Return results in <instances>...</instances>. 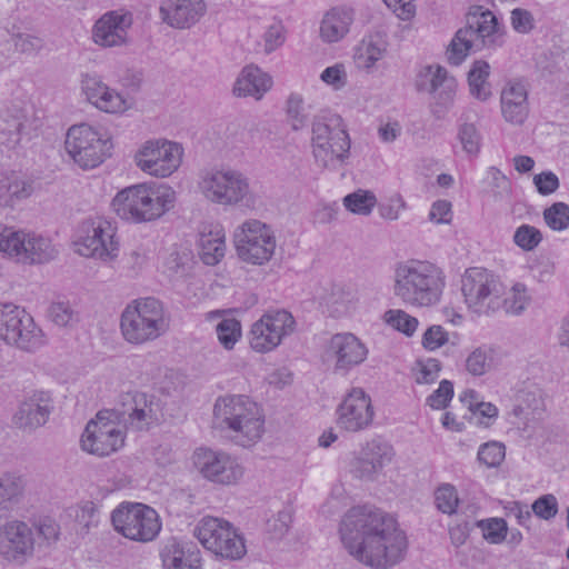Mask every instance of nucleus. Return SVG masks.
Returning <instances> with one entry per match:
<instances>
[{
  "mask_svg": "<svg viewBox=\"0 0 569 569\" xmlns=\"http://www.w3.org/2000/svg\"><path fill=\"white\" fill-rule=\"evenodd\" d=\"M341 541L356 560L373 569H388L401 562L408 539L397 520L373 506H356L343 516Z\"/></svg>",
  "mask_w": 569,
  "mask_h": 569,
  "instance_id": "obj_1",
  "label": "nucleus"
},
{
  "mask_svg": "<svg viewBox=\"0 0 569 569\" xmlns=\"http://www.w3.org/2000/svg\"><path fill=\"white\" fill-rule=\"evenodd\" d=\"M445 287V272L433 262L410 259L399 262L395 269L393 293L406 306H437L441 301Z\"/></svg>",
  "mask_w": 569,
  "mask_h": 569,
  "instance_id": "obj_2",
  "label": "nucleus"
},
{
  "mask_svg": "<svg viewBox=\"0 0 569 569\" xmlns=\"http://www.w3.org/2000/svg\"><path fill=\"white\" fill-rule=\"evenodd\" d=\"M213 425L228 430L230 438L242 447L256 443L264 431L261 408L243 395L218 398L213 407Z\"/></svg>",
  "mask_w": 569,
  "mask_h": 569,
  "instance_id": "obj_3",
  "label": "nucleus"
},
{
  "mask_svg": "<svg viewBox=\"0 0 569 569\" xmlns=\"http://www.w3.org/2000/svg\"><path fill=\"white\" fill-rule=\"evenodd\" d=\"M176 192L168 186L138 183L120 190L112 200L118 217L132 222L153 221L169 211Z\"/></svg>",
  "mask_w": 569,
  "mask_h": 569,
  "instance_id": "obj_4",
  "label": "nucleus"
},
{
  "mask_svg": "<svg viewBox=\"0 0 569 569\" xmlns=\"http://www.w3.org/2000/svg\"><path fill=\"white\" fill-rule=\"evenodd\" d=\"M120 327L130 343L156 340L168 329L162 303L153 297L136 300L123 310Z\"/></svg>",
  "mask_w": 569,
  "mask_h": 569,
  "instance_id": "obj_5",
  "label": "nucleus"
},
{
  "mask_svg": "<svg viewBox=\"0 0 569 569\" xmlns=\"http://www.w3.org/2000/svg\"><path fill=\"white\" fill-rule=\"evenodd\" d=\"M461 291L470 311L478 316H492L499 311V295L505 293V286L491 271L473 267L465 271Z\"/></svg>",
  "mask_w": 569,
  "mask_h": 569,
  "instance_id": "obj_6",
  "label": "nucleus"
},
{
  "mask_svg": "<svg viewBox=\"0 0 569 569\" xmlns=\"http://www.w3.org/2000/svg\"><path fill=\"white\" fill-rule=\"evenodd\" d=\"M111 522L118 533L142 543L153 541L162 526L153 508L138 502H124L118 506L111 513Z\"/></svg>",
  "mask_w": 569,
  "mask_h": 569,
  "instance_id": "obj_7",
  "label": "nucleus"
},
{
  "mask_svg": "<svg viewBox=\"0 0 569 569\" xmlns=\"http://www.w3.org/2000/svg\"><path fill=\"white\" fill-rule=\"evenodd\" d=\"M193 536L206 549L222 558L239 560L247 553L243 537L223 519L202 518L196 525Z\"/></svg>",
  "mask_w": 569,
  "mask_h": 569,
  "instance_id": "obj_8",
  "label": "nucleus"
},
{
  "mask_svg": "<svg viewBox=\"0 0 569 569\" xmlns=\"http://www.w3.org/2000/svg\"><path fill=\"white\" fill-rule=\"evenodd\" d=\"M126 441V432L109 410H100L88 421L80 439L83 451L103 458L119 451Z\"/></svg>",
  "mask_w": 569,
  "mask_h": 569,
  "instance_id": "obj_9",
  "label": "nucleus"
},
{
  "mask_svg": "<svg viewBox=\"0 0 569 569\" xmlns=\"http://www.w3.org/2000/svg\"><path fill=\"white\" fill-rule=\"evenodd\" d=\"M276 243L271 227L260 220H247L234 232L238 257L247 263L261 266L268 262L274 253Z\"/></svg>",
  "mask_w": 569,
  "mask_h": 569,
  "instance_id": "obj_10",
  "label": "nucleus"
},
{
  "mask_svg": "<svg viewBox=\"0 0 569 569\" xmlns=\"http://www.w3.org/2000/svg\"><path fill=\"white\" fill-rule=\"evenodd\" d=\"M109 411L120 426L133 431H147L159 420L156 398L139 391L121 393Z\"/></svg>",
  "mask_w": 569,
  "mask_h": 569,
  "instance_id": "obj_11",
  "label": "nucleus"
},
{
  "mask_svg": "<svg viewBox=\"0 0 569 569\" xmlns=\"http://www.w3.org/2000/svg\"><path fill=\"white\" fill-rule=\"evenodd\" d=\"M113 226L102 219H89L81 222L74 241L76 251L84 257L97 258L103 261L118 257L119 243L114 239Z\"/></svg>",
  "mask_w": 569,
  "mask_h": 569,
  "instance_id": "obj_12",
  "label": "nucleus"
},
{
  "mask_svg": "<svg viewBox=\"0 0 569 569\" xmlns=\"http://www.w3.org/2000/svg\"><path fill=\"white\" fill-rule=\"evenodd\" d=\"M198 187L206 199L222 206L237 204L249 193L248 179L236 170L207 171Z\"/></svg>",
  "mask_w": 569,
  "mask_h": 569,
  "instance_id": "obj_13",
  "label": "nucleus"
},
{
  "mask_svg": "<svg viewBox=\"0 0 569 569\" xmlns=\"http://www.w3.org/2000/svg\"><path fill=\"white\" fill-rule=\"evenodd\" d=\"M295 329L296 320L289 311H268L252 325L249 345L260 353L272 351L286 337L293 333Z\"/></svg>",
  "mask_w": 569,
  "mask_h": 569,
  "instance_id": "obj_14",
  "label": "nucleus"
},
{
  "mask_svg": "<svg viewBox=\"0 0 569 569\" xmlns=\"http://www.w3.org/2000/svg\"><path fill=\"white\" fill-rule=\"evenodd\" d=\"M193 462L207 480L219 485L236 483L243 476V468L230 455L200 448L194 452Z\"/></svg>",
  "mask_w": 569,
  "mask_h": 569,
  "instance_id": "obj_15",
  "label": "nucleus"
},
{
  "mask_svg": "<svg viewBox=\"0 0 569 569\" xmlns=\"http://www.w3.org/2000/svg\"><path fill=\"white\" fill-rule=\"evenodd\" d=\"M182 144H143L134 154V162L143 172L169 177L182 162Z\"/></svg>",
  "mask_w": 569,
  "mask_h": 569,
  "instance_id": "obj_16",
  "label": "nucleus"
},
{
  "mask_svg": "<svg viewBox=\"0 0 569 569\" xmlns=\"http://www.w3.org/2000/svg\"><path fill=\"white\" fill-rule=\"evenodd\" d=\"M461 29L468 31L466 36L472 41L476 51L500 48L505 43V26L489 9L478 7L470 11L467 23Z\"/></svg>",
  "mask_w": 569,
  "mask_h": 569,
  "instance_id": "obj_17",
  "label": "nucleus"
},
{
  "mask_svg": "<svg viewBox=\"0 0 569 569\" xmlns=\"http://www.w3.org/2000/svg\"><path fill=\"white\" fill-rule=\"evenodd\" d=\"M337 425L348 432H359L371 426L375 410L362 388H352L337 408Z\"/></svg>",
  "mask_w": 569,
  "mask_h": 569,
  "instance_id": "obj_18",
  "label": "nucleus"
},
{
  "mask_svg": "<svg viewBox=\"0 0 569 569\" xmlns=\"http://www.w3.org/2000/svg\"><path fill=\"white\" fill-rule=\"evenodd\" d=\"M326 356L335 362L333 371L346 376L367 359L368 349L353 333H336L327 345Z\"/></svg>",
  "mask_w": 569,
  "mask_h": 569,
  "instance_id": "obj_19",
  "label": "nucleus"
},
{
  "mask_svg": "<svg viewBox=\"0 0 569 569\" xmlns=\"http://www.w3.org/2000/svg\"><path fill=\"white\" fill-rule=\"evenodd\" d=\"M34 552V537L26 522L13 520L0 529V553L9 561L24 563Z\"/></svg>",
  "mask_w": 569,
  "mask_h": 569,
  "instance_id": "obj_20",
  "label": "nucleus"
},
{
  "mask_svg": "<svg viewBox=\"0 0 569 569\" xmlns=\"http://www.w3.org/2000/svg\"><path fill=\"white\" fill-rule=\"evenodd\" d=\"M81 89L87 100L106 113H124L132 106L130 99L107 86L97 74H84L81 80Z\"/></svg>",
  "mask_w": 569,
  "mask_h": 569,
  "instance_id": "obj_21",
  "label": "nucleus"
},
{
  "mask_svg": "<svg viewBox=\"0 0 569 569\" xmlns=\"http://www.w3.org/2000/svg\"><path fill=\"white\" fill-rule=\"evenodd\" d=\"M132 22V13L128 11H109L96 21L92 30V39L97 44L104 48L127 44L128 31Z\"/></svg>",
  "mask_w": 569,
  "mask_h": 569,
  "instance_id": "obj_22",
  "label": "nucleus"
},
{
  "mask_svg": "<svg viewBox=\"0 0 569 569\" xmlns=\"http://www.w3.org/2000/svg\"><path fill=\"white\" fill-rule=\"evenodd\" d=\"M392 457L393 449L389 443L380 439H372L355 459L351 472L359 479L373 480L383 467L390 463Z\"/></svg>",
  "mask_w": 569,
  "mask_h": 569,
  "instance_id": "obj_23",
  "label": "nucleus"
},
{
  "mask_svg": "<svg viewBox=\"0 0 569 569\" xmlns=\"http://www.w3.org/2000/svg\"><path fill=\"white\" fill-rule=\"evenodd\" d=\"M51 410L49 395L43 391L36 392L20 403L13 416V422L20 429L32 431L48 421Z\"/></svg>",
  "mask_w": 569,
  "mask_h": 569,
  "instance_id": "obj_24",
  "label": "nucleus"
},
{
  "mask_svg": "<svg viewBox=\"0 0 569 569\" xmlns=\"http://www.w3.org/2000/svg\"><path fill=\"white\" fill-rule=\"evenodd\" d=\"M202 0H164L160 6L161 19L178 29L190 28L203 16Z\"/></svg>",
  "mask_w": 569,
  "mask_h": 569,
  "instance_id": "obj_25",
  "label": "nucleus"
},
{
  "mask_svg": "<svg viewBox=\"0 0 569 569\" xmlns=\"http://www.w3.org/2000/svg\"><path fill=\"white\" fill-rule=\"evenodd\" d=\"M501 113L507 122L521 124L528 117V90L525 83L518 80L506 82L500 94Z\"/></svg>",
  "mask_w": 569,
  "mask_h": 569,
  "instance_id": "obj_26",
  "label": "nucleus"
},
{
  "mask_svg": "<svg viewBox=\"0 0 569 569\" xmlns=\"http://www.w3.org/2000/svg\"><path fill=\"white\" fill-rule=\"evenodd\" d=\"M33 107L29 103H12L0 112V142H19L21 139H32L24 130L30 127L29 120Z\"/></svg>",
  "mask_w": 569,
  "mask_h": 569,
  "instance_id": "obj_27",
  "label": "nucleus"
},
{
  "mask_svg": "<svg viewBox=\"0 0 569 569\" xmlns=\"http://www.w3.org/2000/svg\"><path fill=\"white\" fill-rule=\"evenodd\" d=\"M456 91V79L450 77L443 67L437 64L426 92L432 96V110L438 117L453 106Z\"/></svg>",
  "mask_w": 569,
  "mask_h": 569,
  "instance_id": "obj_28",
  "label": "nucleus"
},
{
  "mask_svg": "<svg viewBox=\"0 0 569 569\" xmlns=\"http://www.w3.org/2000/svg\"><path fill=\"white\" fill-rule=\"evenodd\" d=\"M163 569H181L201 561L200 550L190 541L169 538L160 549Z\"/></svg>",
  "mask_w": 569,
  "mask_h": 569,
  "instance_id": "obj_29",
  "label": "nucleus"
},
{
  "mask_svg": "<svg viewBox=\"0 0 569 569\" xmlns=\"http://www.w3.org/2000/svg\"><path fill=\"white\" fill-rule=\"evenodd\" d=\"M36 190V179L11 171L0 174V203L13 206L29 198Z\"/></svg>",
  "mask_w": 569,
  "mask_h": 569,
  "instance_id": "obj_30",
  "label": "nucleus"
},
{
  "mask_svg": "<svg viewBox=\"0 0 569 569\" xmlns=\"http://www.w3.org/2000/svg\"><path fill=\"white\" fill-rule=\"evenodd\" d=\"M271 77L256 66L244 67L233 86V93L238 97H253L257 100L270 90Z\"/></svg>",
  "mask_w": 569,
  "mask_h": 569,
  "instance_id": "obj_31",
  "label": "nucleus"
},
{
  "mask_svg": "<svg viewBox=\"0 0 569 569\" xmlns=\"http://www.w3.org/2000/svg\"><path fill=\"white\" fill-rule=\"evenodd\" d=\"M312 140L350 142L342 118L329 110H321L312 120Z\"/></svg>",
  "mask_w": 569,
  "mask_h": 569,
  "instance_id": "obj_32",
  "label": "nucleus"
},
{
  "mask_svg": "<svg viewBox=\"0 0 569 569\" xmlns=\"http://www.w3.org/2000/svg\"><path fill=\"white\" fill-rule=\"evenodd\" d=\"M17 327L7 345L26 352H34L44 346L46 340L41 328L26 310Z\"/></svg>",
  "mask_w": 569,
  "mask_h": 569,
  "instance_id": "obj_33",
  "label": "nucleus"
},
{
  "mask_svg": "<svg viewBox=\"0 0 569 569\" xmlns=\"http://www.w3.org/2000/svg\"><path fill=\"white\" fill-rule=\"evenodd\" d=\"M353 21V11L349 8H333L321 21L320 36L328 43L341 40Z\"/></svg>",
  "mask_w": 569,
  "mask_h": 569,
  "instance_id": "obj_34",
  "label": "nucleus"
},
{
  "mask_svg": "<svg viewBox=\"0 0 569 569\" xmlns=\"http://www.w3.org/2000/svg\"><path fill=\"white\" fill-rule=\"evenodd\" d=\"M19 262L44 263L56 258L58 251L51 240L31 232H26Z\"/></svg>",
  "mask_w": 569,
  "mask_h": 569,
  "instance_id": "obj_35",
  "label": "nucleus"
},
{
  "mask_svg": "<svg viewBox=\"0 0 569 569\" xmlns=\"http://www.w3.org/2000/svg\"><path fill=\"white\" fill-rule=\"evenodd\" d=\"M26 480L17 471H6L0 475V509L12 510L23 499Z\"/></svg>",
  "mask_w": 569,
  "mask_h": 569,
  "instance_id": "obj_36",
  "label": "nucleus"
},
{
  "mask_svg": "<svg viewBox=\"0 0 569 569\" xmlns=\"http://www.w3.org/2000/svg\"><path fill=\"white\" fill-rule=\"evenodd\" d=\"M106 144H64V149L70 157L82 169H92L98 167L107 157H110V147Z\"/></svg>",
  "mask_w": 569,
  "mask_h": 569,
  "instance_id": "obj_37",
  "label": "nucleus"
},
{
  "mask_svg": "<svg viewBox=\"0 0 569 569\" xmlns=\"http://www.w3.org/2000/svg\"><path fill=\"white\" fill-rule=\"evenodd\" d=\"M490 64L485 60L473 61L468 72L470 93L478 100L486 101L491 97V86L488 81Z\"/></svg>",
  "mask_w": 569,
  "mask_h": 569,
  "instance_id": "obj_38",
  "label": "nucleus"
},
{
  "mask_svg": "<svg viewBox=\"0 0 569 569\" xmlns=\"http://www.w3.org/2000/svg\"><path fill=\"white\" fill-rule=\"evenodd\" d=\"M201 260L208 266L217 264L224 256L226 242L222 230L201 233L199 238Z\"/></svg>",
  "mask_w": 569,
  "mask_h": 569,
  "instance_id": "obj_39",
  "label": "nucleus"
},
{
  "mask_svg": "<svg viewBox=\"0 0 569 569\" xmlns=\"http://www.w3.org/2000/svg\"><path fill=\"white\" fill-rule=\"evenodd\" d=\"M316 162L328 169L342 167L350 154V144H313Z\"/></svg>",
  "mask_w": 569,
  "mask_h": 569,
  "instance_id": "obj_40",
  "label": "nucleus"
},
{
  "mask_svg": "<svg viewBox=\"0 0 569 569\" xmlns=\"http://www.w3.org/2000/svg\"><path fill=\"white\" fill-rule=\"evenodd\" d=\"M495 356L496 351L491 346H479L468 355L466 370L475 377L483 376L493 368Z\"/></svg>",
  "mask_w": 569,
  "mask_h": 569,
  "instance_id": "obj_41",
  "label": "nucleus"
},
{
  "mask_svg": "<svg viewBox=\"0 0 569 569\" xmlns=\"http://www.w3.org/2000/svg\"><path fill=\"white\" fill-rule=\"evenodd\" d=\"M499 310H505L509 315H520L530 302V296L523 283H515L508 292L499 295Z\"/></svg>",
  "mask_w": 569,
  "mask_h": 569,
  "instance_id": "obj_42",
  "label": "nucleus"
},
{
  "mask_svg": "<svg viewBox=\"0 0 569 569\" xmlns=\"http://www.w3.org/2000/svg\"><path fill=\"white\" fill-rule=\"evenodd\" d=\"M342 203L353 214L369 216L377 204V198L370 190L358 189L347 194Z\"/></svg>",
  "mask_w": 569,
  "mask_h": 569,
  "instance_id": "obj_43",
  "label": "nucleus"
},
{
  "mask_svg": "<svg viewBox=\"0 0 569 569\" xmlns=\"http://www.w3.org/2000/svg\"><path fill=\"white\" fill-rule=\"evenodd\" d=\"M70 516L73 517L82 533H88L91 528L98 526L100 520L99 508L90 500L82 501L70 508Z\"/></svg>",
  "mask_w": 569,
  "mask_h": 569,
  "instance_id": "obj_44",
  "label": "nucleus"
},
{
  "mask_svg": "<svg viewBox=\"0 0 569 569\" xmlns=\"http://www.w3.org/2000/svg\"><path fill=\"white\" fill-rule=\"evenodd\" d=\"M467 32V30L461 28L458 29L447 48V61L451 66L461 64L470 51L477 52L472 41L466 36Z\"/></svg>",
  "mask_w": 569,
  "mask_h": 569,
  "instance_id": "obj_45",
  "label": "nucleus"
},
{
  "mask_svg": "<svg viewBox=\"0 0 569 569\" xmlns=\"http://www.w3.org/2000/svg\"><path fill=\"white\" fill-rule=\"evenodd\" d=\"M286 114L293 130L303 128L310 114V106L300 93L292 92L286 100Z\"/></svg>",
  "mask_w": 569,
  "mask_h": 569,
  "instance_id": "obj_46",
  "label": "nucleus"
},
{
  "mask_svg": "<svg viewBox=\"0 0 569 569\" xmlns=\"http://www.w3.org/2000/svg\"><path fill=\"white\" fill-rule=\"evenodd\" d=\"M26 232L12 227L0 224V251L19 262Z\"/></svg>",
  "mask_w": 569,
  "mask_h": 569,
  "instance_id": "obj_47",
  "label": "nucleus"
},
{
  "mask_svg": "<svg viewBox=\"0 0 569 569\" xmlns=\"http://www.w3.org/2000/svg\"><path fill=\"white\" fill-rule=\"evenodd\" d=\"M24 309L13 303H0V339L6 343L18 328Z\"/></svg>",
  "mask_w": 569,
  "mask_h": 569,
  "instance_id": "obj_48",
  "label": "nucleus"
},
{
  "mask_svg": "<svg viewBox=\"0 0 569 569\" xmlns=\"http://www.w3.org/2000/svg\"><path fill=\"white\" fill-rule=\"evenodd\" d=\"M476 526L482 530V537L489 543L500 545L507 539L508 525L503 518L481 519Z\"/></svg>",
  "mask_w": 569,
  "mask_h": 569,
  "instance_id": "obj_49",
  "label": "nucleus"
},
{
  "mask_svg": "<svg viewBox=\"0 0 569 569\" xmlns=\"http://www.w3.org/2000/svg\"><path fill=\"white\" fill-rule=\"evenodd\" d=\"M543 220L553 231H563L569 227V206L566 202H555L543 210Z\"/></svg>",
  "mask_w": 569,
  "mask_h": 569,
  "instance_id": "obj_50",
  "label": "nucleus"
},
{
  "mask_svg": "<svg viewBox=\"0 0 569 569\" xmlns=\"http://www.w3.org/2000/svg\"><path fill=\"white\" fill-rule=\"evenodd\" d=\"M542 239L541 231L527 223L519 226L512 237L515 244L523 251L535 250L541 243Z\"/></svg>",
  "mask_w": 569,
  "mask_h": 569,
  "instance_id": "obj_51",
  "label": "nucleus"
},
{
  "mask_svg": "<svg viewBox=\"0 0 569 569\" xmlns=\"http://www.w3.org/2000/svg\"><path fill=\"white\" fill-rule=\"evenodd\" d=\"M385 53L386 48L382 44L372 41L363 42L357 50L355 61L358 68L368 70L382 59Z\"/></svg>",
  "mask_w": 569,
  "mask_h": 569,
  "instance_id": "obj_52",
  "label": "nucleus"
},
{
  "mask_svg": "<svg viewBox=\"0 0 569 569\" xmlns=\"http://www.w3.org/2000/svg\"><path fill=\"white\" fill-rule=\"evenodd\" d=\"M219 342L227 350L233 349L241 337V323L234 318L222 319L216 328Z\"/></svg>",
  "mask_w": 569,
  "mask_h": 569,
  "instance_id": "obj_53",
  "label": "nucleus"
},
{
  "mask_svg": "<svg viewBox=\"0 0 569 569\" xmlns=\"http://www.w3.org/2000/svg\"><path fill=\"white\" fill-rule=\"evenodd\" d=\"M435 502L439 511L446 515L457 512L459 498L456 488L450 483H443L435 492Z\"/></svg>",
  "mask_w": 569,
  "mask_h": 569,
  "instance_id": "obj_54",
  "label": "nucleus"
},
{
  "mask_svg": "<svg viewBox=\"0 0 569 569\" xmlns=\"http://www.w3.org/2000/svg\"><path fill=\"white\" fill-rule=\"evenodd\" d=\"M386 321L396 330L412 336L418 327V319L403 310H388L385 313Z\"/></svg>",
  "mask_w": 569,
  "mask_h": 569,
  "instance_id": "obj_55",
  "label": "nucleus"
},
{
  "mask_svg": "<svg viewBox=\"0 0 569 569\" xmlns=\"http://www.w3.org/2000/svg\"><path fill=\"white\" fill-rule=\"evenodd\" d=\"M49 318L59 327L72 326L79 320L78 312L68 301L52 302L49 308Z\"/></svg>",
  "mask_w": 569,
  "mask_h": 569,
  "instance_id": "obj_56",
  "label": "nucleus"
},
{
  "mask_svg": "<svg viewBox=\"0 0 569 569\" xmlns=\"http://www.w3.org/2000/svg\"><path fill=\"white\" fill-rule=\"evenodd\" d=\"M505 446L497 441H490L480 446L478 460L488 468H496L505 459Z\"/></svg>",
  "mask_w": 569,
  "mask_h": 569,
  "instance_id": "obj_57",
  "label": "nucleus"
},
{
  "mask_svg": "<svg viewBox=\"0 0 569 569\" xmlns=\"http://www.w3.org/2000/svg\"><path fill=\"white\" fill-rule=\"evenodd\" d=\"M64 142H108L102 140L98 131L89 123L71 126L66 133Z\"/></svg>",
  "mask_w": 569,
  "mask_h": 569,
  "instance_id": "obj_58",
  "label": "nucleus"
},
{
  "mask_svg": "<svg viewBox=\"0 0 569 569\" xmlns=\"http://www.w3.org/2000/svg\"><path fill=\"white\" fill-rule=\"evenodd\" d=\"M12 41L16 51L27 56H37L44 47L42 38L30 33L13 34Z\"/></svg>",
  "mask_w": 569,
  "mask_h": 569,
  "instance_id": "obj_59",
  "label": "nucleus"
},
{
  "mask_svg": "<svg viewBox=\"0 0 569 569\" xmlns=\"http://www.w3.org/2000/svg\"><path fill=\"white\" fill-rule=\"evenodd\" d=\"M453 397V385L449 380H442L438 387L426 400V403L432 409H445Z\"/></svg>",
  "mask_w": 569,
  "mask_h": 569,
  "instance_id": "obj_60",
  "label": "nucleus"
},
{
  "mask_svg": "<svg viewBox=\"0 0 569 569\" xmlns=\"http://www.w3.org/2000/svg\"><path fill=\"white\" fill-rule=\"evenodd\" d=\"M531 511L543 520H550L558 513V501L553 495L539 497L531 506Z\"/></svg>",
  "mask_w": 569,
  "mask_h": 569,
  "instance_id": "obj_61",
  "label": "nucleus"
},
{
  "mask_svg": "<svg viewBox=\"0 0 569 569\" xmlns=\"http://www.w3.org/2000/svg\"><path fill=\"white\" fill-rule=\"evenodd\" d=\"M510 23L512 29L521 34H528L535 29V18L532 13L522 8H516L510 12Z\"/></svg>",
  "mask_w": 569,
  "mask_h": 569,
  "instance_id": "obj_62",
  "label": "nucleus"
},
{
  "mask_svg": "<svg viewBox=\"0 0 569 569\" xmlns=\"http://www.w3.org/2000/svg\"><path fill=\"white\" fill-rule=\"evenodd\" d=\"M419 371L416 375L417 383H432L435 382L441 370V363L438 359L429 358L418 362Z\"/></svg>",
  "mask_w": 569,
  "mask_h": 569,
  "instance_id": "obj_63",
  "label": "nucleus"
},
{
  "mask_svg": "<svg viewBox=\"0 0 569 569\" xmlns=\"http://www.w3.org/2000/svg\"><path fill=\"white\" fill-rule=\"evenodd\" d=\"M448 342V332L438 325L429 327L422 337V346L428 350H436Z\"/></svg>",
  "mask_w": 569,
  "mask_h": 569,
  "instance_id": "obj_64",
  "label": "nucleus"
}]
</instances>
